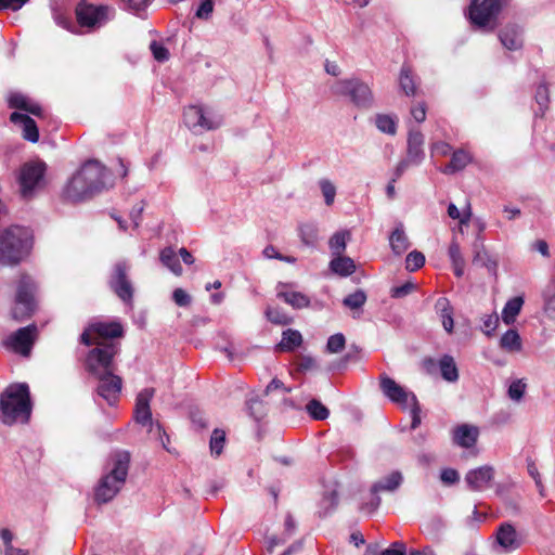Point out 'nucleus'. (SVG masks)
Listing matches in <instances>:
<instances>
[{
  "label": "nucleus",
  "instance_id": "nucleus-1",
  "mask_svg": "<svg viewBox=\"0 0 555 555\" xmlns=\"http://www.w3.org/2000/svg\"><path fill=\"white\" fill-rule=\"evenodd\" d=\"M119 351L117 344H104L91 349L86 358L88 372L99 380L96 393L109 405L117 402L122 386L121 377L114 374L116 366L113 360Z\"/></svg>",
  "mask_w": 555,
  "mask_h": 555
},
{
  "label": "nucleus",
  "instance_id": "nucleus-2",
  "mask_svg": "<svg viewBox=\"0 0 555 555\" xmlns=\"http://www.w3.org/2000/svg\"><path fill=\"white\" fill-rule=\"evenodd\" d=\"M112 185L111 172L98 160H89L69 179L64 189V196L69 202L78 203Z\"/></svg>",
  "mask_w": 555,
  "mask_h": 555
},
{
  "label": "nucleus",
  "instance_id": "nucleus-3",
  "mask_svg": "<svg viewBox=\"0 0 555 555\" xmlns=\"http://www.w3.org/2000/svg\"><path fill=\"white\" fill-rule=\"evenodd\" d=\"M31 410L33 403L26 383L11 384L0 395V421L4 425L28 423Z\"/></svg>",
  "mask_w": 555,
  "mask_h": 555
},
{
  "label": "nucleus",
  "instance_id": "nucleus-4",
  "mask_svg": "<svg viewBox=\"0 0 555 555\" xmlns=\"http://www.w3.org/2000/svg\"><path fill=\"white\" fill-rule=\"evenodd\" d=\"M34 247L33 230L11 225L0 232V264L14 267L24 261Z\"/></svg>",
  "mask_w": 555,
  "mask_h": 555
},
{
  "label": "nucleus",
  "instance_id": "nucleus-5",
  "mask_svg": "<svg viewBox=\"0 0 555 555\" xmlns=\"http://www.w3.org/2000/svg\"><path fill=\"white\" fill-rule=\"evenodd\" d=\"M130 463L127 451H118L112 456V467L99 480L94 489V501L105 504L112 501L124 487Z\"/></svg>",
  "mask_w": 555,
  "mask_h": 555
},
{
  "label": "nucleus",
  "instance_id": "nucleus-6",
  "mask_svg": "<svg viewBox=\"0 0 555 555\" xmlns=\"http://www.w3.org/2000/svg\"><path fill=\"white\" fill-rule=\"evenodd\" d=\"M154 396L153 388H144L137 395L133 418L142 425L149 426L150 436L159 441L162 447L170 452L168 444L170 443V437L167 435L163 426L158 422H153L150 402Z\"/></svg>",
  "mask_w": 555,
  "mask_h": 555
},
{
  "label": "nucleus",
  "instance_id": "nucleus-7",
  "mask_svg": "<svg viewBox=\"0 0 555 555\" xmlns=\"http://www.w3.org/2000/svg\"><path fill=\"white\" fill-rule=\"evenodd\" d=\"M124 327L117 321L112 322H94L88 325V327L80 335V343L86 346L95 345V347L104 344H116L113 338L122 337ZM119 346V344L117 343Z\"/></svg>",
  "mask_w": 555,
  "mask_h": 555
},
{
  "label": "nucleus",
  "instance_id": "nucleus-8",
  "mask_svg": "<svg viewBox=\"0 0 555 555\" xmlns=\"http://www.w3.org/2000/svg\"><path fill=\"white\" fill-rule=\"evenodd\" d=\"M35 281L27 274H23L17 283L12 318L16 321H24L29 318L35 309Z\"/></svg>",
  "mask_w": 555,
  "mask_h": 555
},
{
  "label": "nucleus",
  "instance_id": "nucleus-9",
  "mask_svg": "<svg viewBox=\"0 0 555 555\" xmlns=\"http://www.w3.org/2000/svg\"><path fill=\"white\" fill-rule=\"evenodd\" d=\"M331 91L335 95L348 96L359 107H370L373 103V94L370 87L358 78L337 80Z\"/></svg>",
  "mask_w": 555,
  "mask_h": 555
},
{
  "label": "nucleus",
  "instance_id": "nucleus-10",
  "mask_svg": "<svg viewBox=\"0 0 555 555\" xmlns=\"http://www.w3.org/2000/svg\"><path fill=\"white\" fill-rule=\"evenodd\" d=\"M75 13L81 27L93 30L111 21L115 15V9L109 5H93L81 1L77 4Z\"/></svg>",
  "mask_w": 555,
  "mask_h": 555
},
{
  "label": "nucleus",
  "instance_id": "nucleus-11",
  "mask_svg": "<svg viewBox=\"0 0 555 555\" xmlns=\"http://www.w3.org/2000/svg\"><path fill=\"white\" fill-rule=\"evenodd\" d=\"M183 122L195 133L217 129L221 125V118L205 112L201 106H189L183 113Z\"/></svg>",
  "mask_w": 555,
  "mask_h": 555
},
{
  "label": "nucleus",
  "instance_id": "nucleus-12",
  "mask_svg": "<svg viewBox=\"0 0 555 555\" xmlns=\"http://www.w3.org/2000/svg\"><path fill=\"white\" fill-rule=\"evenodd\" d=\"M504 0H473L469 7V20L474 26L486 27L502 9Z\"/></svg>",
  "mask_w": 555,
  "mask_h": 555
},
{
  "label": "nucleus",
  "instance_id": "nucleus-13",
  "mask_svg": "<svg viewBox=\"0 0 555 555\" xmlns=\"http://www.w3.org/2000/svg\"><path fill=\"white\" fill-rule=\"evenodd\" d=\"M422 366L426 373L433 375L439 370L441 377L448 383L459 380L460 374L457 364L451 354H443L438 360L427 357L422 361Z\"/></svg>",
  "mask_w": 555,
  "mask_h": 555
},
{
  "label": "nucleus",
  "instance_id": "nucleus-14",
  "mask_svg": "<svg viewBox=\"0 0 555 555\" xmlns=\"http://www.w3.org/2000/svg\"><path fill=\"white\" fill-rule=\"evenodd\" d=\"M128 269L129 267L126 264V262L116 263L108 283L119 299H121L127 305H131L133 298V287L131 281L128 278Z\"/></svg>",
  "mask_w": 555,
  "mask_h": 555
},
{
  "label": "nucleus",
  "instance_id": "nucleus-15",
  "mask_svg": "<svg viewBox=\"0 0 555 555\" xmlns=\"http://www.w3.org/2000/svg\"><path fill=\"white\" fill-rule=\"evenodd\" d=\"M402 480L403 477L400 472H392L388 476L375 482L371 488L372 499L370 503H366L364 506H362V509L369 513L374 512L380 504V498L377 495V493L382 491L392 492L397 490L402 483Z\"/></svg>",
  "mask_w": 555,
  "mask_h": 555
},
{
  "label": "nucleus",
  "instance_id": "nucleus-16",
  "mask_svg": "<svg viewBox=\"0 0 555 555\" xmlns=\"http://www.w3.org/2000/svg\"><path fill=\"white\" fill-rule=\"evenodd\" d=\"M38 335L36 324L18 328L8 339V345L16 352L28 356Z\"/></svg>",
  "mask_w": 555,
  "mask_h": 555
},
{
  "label": "nucleus",
  "instance_id": "nucleus-17",
  "mask_svg": "<svg viewBox=\"0 0 555 555\" xmlns=\"http://www.w3.org/2000/svg\"><path fill=\"white\" fill-rule=\"evenodd\" d=\"M46 166L41 163L25 164L20 173V184L24 196L30 194L43 179Z\"/></svg>",
  "mask_w": 555,
  "mask_h": 555
},
{
  "label": "nucleus",
  "instance_id": "nucleus-18",
  "mask_svg": "<svg viewBox=\"0 0 555 555\" xmlns=\"http://www.w3.org/2000/svg\"><path fill=\"white\" fill-rule=\"evenodd\" d=\"M380 389L387 398L392 402L400 404L402 408H406L409 405L411 402V396L414 395L413 392L406 391L385 374L380 376Z\"/></svg>",
  "mask_w": 555,
  "mask_h": 555
},
{
  "label": "nucleus",
  "instance_id": "nucleus-19",
  "mask_svg": "<svg viewBox=\"0 0 555 555\" xmlns=\"http://www.w3.org/2000/svg\"><path fill=\"white\" fill-rule=\"evenodd\" d=\"M494 478L492 466L485 465L469 470L465 476V482L473 491H482L490 487Z\"/></svg>",
  "mask_w": 555,
  "mask_h": 555
},
{
  "label": "nucleus",
  "instance_id": "nucleus-20",
  "mask_svg": "<svg viewBox=\"0 0 555 555\" xmlns=\"http://www.w3.org/2000/svg\"><path fill=\"white\" fill-rule=\"evenodd\" d=\"M499 39L509 51L520 50L524 46L522 29L515 24H508L499 33Z\"/></svg>",
  "mask_w": 555,
  "mask_h": 555
},
{
  "label": "nucleus",
  "instance_id": "nucleus-21",
  "mask_svg": "<svg viewBox=\"0 0 555 555\" xmlns=\"http://www.w3.org/2000/svg\"><path fill=\"white\" fill-rule=\"evenodd\" d=\"M424 135L420 130L411 129L408 135L406 156L412 160V165L418 166L425 158L423 150Z\"/></svg>",
  "mask_w": 555,
  "mask_h": 555
},
{
  "label": "nucleus",
  "instance_id": "nucleus-22",
  "mask_svg": "<svg viewBox=\"0 0 555 555\" xmlns=\"http://www.w3.org/2000/svg\"><path fill=\"white\" fill-rule=\"evenodd\" d=\"M496 542L505 551H514L520 546L515 527L509 522L502 524L496 530Z\"/></svg>",
  "mask_w": 555,
  "mask_h": 555
},
{
  "label": "nucleus",
  "instance_id": "nucleus-23",
  "mask_svg": "<svg viewBox=\"0 0 555 555\" xmlns=\"http://www.w3.org/2000/svg\"><path fill=\"white\" fill-rule=\"evenodd\" d=\"M10 120L15 125H21L23 129V138L31 143H36L39 140V130L36 121L27 114L13 112L10 116Z\"/></svg>",
  "mask_w": 555,
  "mask_h": 555
},
{
  "label": "nucleus",
  "instance_id": "nucleus-24",
  "mask_svg": "<svg viewBox=\"0 0 555 555\" xmlns=\"http://www.w3.org/2000/svg\"><path fill=\"white\" fill-rule=\"evenodd\" d=\"M287 285L280 283L276 287L278 293L276 296L284 300L287 305L292 306L294 309H302L307 308L310 305V299L307 295L300 292L287 291Z\"/></svg>",
  "mask_w": 555,
  "mask_h": 555
},
{
  "label": "nucleus",
  "instance_id": "nucleus-25",
  "mask_svg": "<svg viewBox=\"0 0 555 555\" xmlns=\"http://www.w3.org/2000/svg\"><path fill=\"white\" fill-rule=\"evenodd\" d=\"M479 431L472 425L463 424L457 426L453 431V440L462 448H472L475 446Z\"/></svg>",
  "mask_w": 555,
  "mask_h": 555
},
{
  "label": "nucleus",
  "instance_id": "nucleus-26",
  "mask_svg": "<svg viewBox=\"0 0 555 555\" xmlns=\"http://www.w3.org/2000/svg\"><path fill=\"white\" fill-rule=\"evenodd\" d=\"M390 248L396 255H402L410 247L409 238L404 232L403 224L400 222L389 236Z\"/></svg>",
  "mask_w": 555,
  "mask_h": 555
},
{
  "label": "nucleus",
  "instance_id": "nucleus-27",
  "mask_svg": "<svg viewBox=\"0 0 555 555\" xmlns=\"http://www.w3.org/2000/svg\"><path fill=\"white\" fill-rule=\"evenodd\" d=\"M435 309L441 319L443 328L448 333H452L454 326L453 309L450 305L449 299L446 297L438 298L435 304Z\"/></svg>",
  "mask_w": 555,
  "mask_h": 555
},
{
  "label": "nucleus",
  "instance_id": "nucleus-28",
  "mask_svg": "<svg viewBox=\"0 0 555 555\" xmlns=\"http://www.w3.org/2000/svg\"><path fill=\"white\" fill-rule=\"evenodd\" d=\"M399 85L406 96H414L416 94V77L413 75L411 67L408 64H403L401 67Z\"/></svg>",
  "mask_w": 555,
  "mask_h": 555
},
{
  "label": "nucleus",
  "instance_id": "nucleus-29",
  "mask_svg": "<svg viewBox=\"0 0 555 555\" xmlns=\"http://www.w3.org/2000/svg\"><path fill=\"white\" fill-rule=\"evenodd\" d=\"M330 269L337 275L349 276L356 271V263L350 257L334 256L330 262Z\"/></svg>",
  "mask_w": 555,
  "mask_h": 555
},
{
  "label": "nucleus",
  "instance_id": "nucleus-30",
  "mask_svg": "<svg viewBox=\"0 0 555 555\" xmlns=\"http://www.w3.org/2000/svg\"><path fill=\"white\" fill-rule=\"evenodd\" d=\"M398 116L395 114H376L374 116V125L386 134L395 135L398 127Z\"/></svg>",
  "mask_w": 555,
  "mask_h": 555
},
{
  "label": "nucleus",
  "instance_id": "nucleus-31",
  "mask_svg": "<svg viewBox=\"0 0 555 555\" xmlns=\"http://www.w3.org/2000/svg\"><path fill=\"white\" fill-rule=\"evenodd\" d=\"M302 344L301 334L296 331L288 328L283 332L282 340L276 345L278 351H293L295 348L299 347Z\"/></svg>",
  "mask_w": 555,
  "mask_h": 555
},
{
  "label": "nucleus",
  "instance_id": "nucleus-32",
  "mask_svg": "<svg viewBox=\"0 0 555 555\" xmlns=\"http://www.w3.org/2000/svg\"><path fill=\"white\" fill-rule=\"evenodd\" d=\"M524 305V298L516 296L511 298L504 306L502 311V320L505 324L509 325L515 322L516 317L519 314Z\"/></svg>",
  "mask_w": 555,
  "mask_h": 555
},
{
  "label": "nucleus",
  "instance_id": "nucleus-33",
  "mask_svg": "<svg viewBox=\"0 0 555 555\" xmlns=\"http://www.w3.org/2000/svg\"><path fill=\"white\" fill-rule=\"evenodd\" d=\"M470 163V156L463 150H457L452 154L450 163L442 170L443 173L451 175L464 169Z\"/></svg>",
  "mask_w": 555,
  "mask_h": 555
},
{
  "label": "nucleus",
  "instance_id": "nucleus-34",
  "mask_svg": "<svg viewBox=\"0 0 555 555\" xmlns=\"http://www.w3.org/2000/svg\"><path fill=\"white\" fill-rule=\"evenodd\" d=\"M449 257L452 262L454 274L457 278H461L464 274V266L465 261L461 254V248L459 243L453 238L449 246Z\"/></svg>",
  "mask_w": 555,
  "mask_h": 555
},
{
  "label": "nucleus",
  "instance_id": "nucleus-35",
  "mask_svg": "<svg viewBox=\"0 0 555 555\" xmlns=\"http://www.w3.org/2000/svg\"><path fill=\"white\" fill-rule=\"evenodd\" d=\"M338 504V494L335 490L326 491L319 503L318 515L321 518L328 516Z\"/></svg>",
  "mask_w": 555,
  "mask_h": 555
},
{
  "label": "nucleus",
  "instance_id": "nucleus-36",
  "mask_svg": "<svg viewBox=\"0 0 555 555\" xmlns=\"http://www.w3.org/2000/svg\"><path fill=\"white\" fill-rule=\"evenodd\" d=\"M350 237L349 231H340L336 232L328 242L330 249L332 251L333 256H339L343 255L346 250L347 241Z\"/></svg>",
  "mask_w": 555,
  "mask_h": 555
},
{
  "label": "nucleus",
  "instance_id": "nucleus-37",
  "mask_svg": "<svg viewBox=\"0 0 555 555\" xmlns=\"http://www.w3.org/2000/svg\"><path fill=\"white\" fill-rule=\"evenodd\" d=\"M500 346L507 351H520L521 339L519 334L515 330H508L502 335Z\"/></svg>",
  "mask_w": 555,
  "mask_h": 555
},
{
  "label": "nucleus",
  "instance_id": "nucleus-38",
  "mask_svg": "<svg viewBox=\"0 0 555 555\" xmlns=\"http://www.w3.org/2000/svg\"><path fill=\"white\" fill-rule=\"evenodd\" d=\"M543 309L550 318H555V281H551L542 293Z\"/></svg>",
  "mask_w": 555,
  "mask_h": 555
},
{
  "label": "nucleus",
  "instance_id": "nucleus-39",
  "mask_svg": "<svg viewBox=\"0 0 555 555\" xmlns=\"http://www.w3.org/2000/svg\"><path fill=\"white\" fill-rule=\"evenodd\" d=\"M224 444L225 431L219 428L214 429L209 440L211 455L219 456L223 451Z\"/></svg>",
  "mask_w": 555,
  "mask_h": 555
},
{
  "label": "nucleus",
  "instance_id": "nucleus-40",
  "mask_svg": "<svg viewBox=\"0 0 555 555\" xmlns=\"http://www.w3.org/2000/svg\"><path fill=\"white\" fill-rule=\"evenodd\" d=\"M306 410L317 421L326 420L330 415L328 409L317 399L310 400L306 405Z\"/></svg>",
  "mask_w": 555,
  "mask_h": 555
},
{
  "label": "nucleus",
  "instance_id": "nucleus-41",
  "mask_svg": "<svg viewBox=\"0 0 555 555\" xmlns=\"http://www.w3.org/2000/svg\"><path fill=\"white\" fill-rule=\"evenodd\" d=\"M267 319L278 325H287L292 322V319L279 308L268 307L266 309Z\"/></svg>",
  "mask_w": 555,
  "mask_h": 555
},
{
  "label": "nucleus",
  "instance_id": "nucleus-42",
  "mask_svg": "<svg viewBox=\"0 0 555 555\" xmlns=\"http://www.w3.org/2000/svg\"><path fill=\"white\" fill-rule=\"evenodd\" d=\"M366 301V294L362 289H358L357 292L349 294L343 300L344 306L350 309H359Z\"/></svg>",
  "mask_w": 555,
  "mask_h": 555
},
{
  "label": "nucleus",
  "instance_id": "nucleus-43",
  "mask_svg": "<svg viewBox=\"0 0 555 555\" xmlns=\"http://www.w3.org/2000/svg\"><path fill=\"white\" fill-rule=\"evenodd\" d=\"M425 263V256L417 250H413L408 254L405 258V269L410 272H414L422 268Z\"/></svg>",
  "mask_w": 555,
  "mask_h": 555
},
{
  "label": "nucleus",
  "instance_id": "nucleus-44",
  "mask_svg": "<svg viewBox=\"0 0 555 555\" xmlns=\"http://www.w3.org/2000/svg\"><path fill=\"white\" fill-rule=\"evenodd\" d=\"M150 50L153 57L159 63L167 62L170 59L169 50L160 41L153 40L150 43Z\"/></svg>",
  "mask_w": 555,
  "mask_h": 555
},
{
  "label": "nucleus",
  "instance_id": "nucleus-45",
  "mask_svg": "<svg viewBox=\"0 0 555 555\" xmlns=\"http://www.w3.org/2000/svg\"><path fill=\"white\" fill-rule=\"evenodd\" d=\"M534 99H535V102L538 103V105L540 107L541 115H543L544 111L547 107V103H548V100H550L548 87H547V85L545 82H541L537 87Z\"/></svg>",
  "mask_w": 555,
  "mask_h": 555
},
{
  "label": "nucleus",
  "instance_id": "nucleus-46",
  "mask_svg": "<svg viewBox=\"0 0 555 555\" xmlns=\"http://www.w3.org/2000/svg\"><path fill=\"white\" fill-rule=\"evenodd\" d=\"M346 345V338L341 333L334 334L328 337L326 344V350L330 353L340 352Z\"/></svg>",
  "mask_w": 555,
  "mask_h": 555
},
{
  "label": "nucleus",
  "instance_id": "nucleus-47",
  "mask_svg": "<svg viewBox=\"0 0 555 555\" xmlns=\"http://www.w3.org/2000/svg\"><path fill=\"white\" fill-rule=\"evenodd\" d=\"M473 262L488 268L489 271H495L498 267L496 261L492 260L485 249L475 253Z\"/></svg>",
  "mask_w": 555,
  "mask_h": 555
},
{
  "label": "nucleus",
  "instance_id": "nucleus-48",
  "mask_svg": "<svg viewBox=\"0 0 555 555\" xmlns=\"http://www.w3.org/2000/svg\"><path fill=\"white\" fill-rule=\"evenodd\" d=\"M319 185H320V189L324 196L325 204L327 206L332 205L334 203L335 195H336L335 185L327 179H321L319 181Z\"/></svg>",
  "mask_w": 555,
  "mask_h": 555
},
{
  "label": "nucleus",
  "instance_id": "nucleus-49",
  "mask_svg": "<svg viewBox=\"0 0 555 555\" xmlns=\"http://www.w3.org/2000/svg\"><path fill=\"white\" fill-rule=\"evenodd\" d=\"M299 231L304 244L314 245L318 240V230L313 224H302Z\"/></svg>",
  "mask_w": 555,
  "mask_h": 555
},
{
  "label": "nucleus",
  "instance_id": "nucleus-50",
  "mask_svg": "<svg viewBox=\"0 0 555 555\" xmlns=\"http://www.w3.org/2000/svg\"><path fill=\"white\" fill-rule=\"evenodd\" d=\"M214 0H199V5L195 11V17L203 21H208L214 12Z\"/></svg>",
  "mask_w": 555,
  "mask_h": 555
},
{
  "label": "nucleus",
  "instance_id": "nucleus-51",
  "mask_svg": "<svg viewBox=\"0 0 555 555\" xmlns=\"http://www.w3.org/2000/svg\"><path fill=\"white\" fill-rule=\"evenodd\" d=\"M526 390V384L521 379H516L511 383L507 393L511 400L520 401Z\"/></svg>",
  "mask_w": 555,
  "mask_h": 555
},
{
  "label": "nucleus",
  "instance_id": "nucleus-52",
  "mask_svg": "<svg viewBox=\"0 0 555 555\" xmlns=\"http://www.w3.org/2000/svg\"><path fill=\"white\" fill-rule=\"evenodd\" d=\"M410 409H411V417H412V422H411V429H416L420 425H421V405L418 403V400L416 398L415 395H412L411 396V402L409 403Z\"/></svg>",
  "mask_w": 555,
  "mask_h": 555
},
{
  "label": "nucleus",
  "instance_id": "nucleus-53",
  "mask_svg": "<svg viewBox=\"0 0 555 555\" xmlns=\"http://www.w3.org/2000/svg\"><path fill=\"white\" fill-rule=\"evenodd\" d=\"M246 405H247L248 414L253 418L258 421V420L262 418V416L264 415V408L260 400H258L256 398H250L246 402Z\"/></svg>",
  "mask_w": 555,
  "mask_h": 555
},
{
  "label": "nucleus",
  "instance_id": "nucleus-54",
  "mask_svg": "<svg viewBox=\"0 0 555 555\" xmlns=\"http://www.w3.org/2000/svg\"><path fill=\"white\" fill-rule=\"evenodd\" d=\"M9 106L12 108H17L24 111L28 103L27 96L22 93L13 92L8 98Z\"/></svg>",
  "mask_w": 555,
  "mask_h": 555
},
{
  "label": "nucleus",
  "instance_id": "nucleus-55",
  "mask_svg": "<svg viewBox=\"0 0 555 555\" xmlns=\"http://www.w3.org/2000/svg\"><path fill=\"white\" fill-rule=\"evenodd\" d=\"M448 216L452 219H460L461 224H468V222L470 220L472 212H470V208L468 207L467 212L464 214L463 217H461V212H460L459 208L453 203H450L448 206Z\"/></svg>",
  "mask_w": 555,
  "mask_h": 555
},
{
  "label": "nucleus",
  "instance_id": "nucleus-56",
  "mask_svg": "<svg viewBox=\"0 0 555 555\" xmlns=\"http://www.w3.org/2000/svg\"><path fill=\"white\" fill-rule=\"evenodd\" d=\"M190 418H191V422L193 423V425L195 427H197L198 429H204L207 427V420H206L204 413L202 411H199L198 409L192 410L190 412Z\"/></svg>",
  "mask_w": 555,
  "mask_h": 555
},
{
  "label": "nucleus",
  "instance_id": "nucleus-57",
  "mask_svg": "<svg viewBox=\"0 0 555 555\" xmlns=\"http://www.w3.org/2000/svg\"><path fill=\"white\" fill-rule=\"evenodd\" d=\"M317 366L315 360L310 356H300L297 363V369L299 372L305 373L307 371L313 370Z\"/></svg>",
  "mask_w": 555,
  "mask_h": 555
},
{
  "label": "nucleus",
  "instance_id": "nucleus-58",
  "mask_svg": "<svg viewBox=\"0 0 555 555\" xmlns=\"http://www.w3.org/2000/svg\"><path fill=\"white\" fill-rule=\"evenodd\" d=\"M159 260L166 268L173 271V248L168 246L163 249L160 251Z\"/></svg>",
  "mask_w": 555,
  "mask_h": 555
},
{
  "label": "nucleus",
  "instance_id": "nucleus-59",
  "mask_svg": "<svg viewBox=\"0 0 555 555\" xmlns=\"http://www.w3.org/2000/svg\"><path fill=\"white\" fill-rule=\"evenodd\" d=\"M440 479L446 485H453L459 481V473L453 468H444L441 470Z\"/></svg>",
  "mask_w": 555,
  "mask_h": 555
},
{
  "label": "nucleus",
  "instance_id": "nucleus-60",
  "mask_svg": "<svg viewBox=\"0 0 555 555\" xmlns=\"http://www.w3.org/2000/svg\"><path fill=\"white\" fill-rule=\"evenodd\" d=\"M414 288L413 283L406 282L400 286H396L391 288V297L393 298H402L410 294Z\"/></svg>",
  "mask_w": 555,
  "mask_h": 555
},
{
  "label": "nucleus",
  "instance_id": "nucleus-61",
  "mask_svg": "<svg viewBox=\"0 0 555 555\" xmlns=\"http://www.w3.org/2000/svg\"><path fill=\"white\" fill-rule=\"evenodd\" d=\"M29 0H0V11H3V10L18 11Z\"/></svg>",
  "mask_w": 555,
  "mask_h": 555
},
{
  "label": "nucleus",
  "instance_id": "nucleus-62",
  "mask_svg": "<svg viewBox=\"0 0 555 555\" xmlns=\"http://www.w3.org/2000/svg\"><path fill=\"white\" fill-rule=\"evenodd\" d=\"M192 302V297L182 288H176V305L188 307Z\"/></svg>",
  "mask_w": 555,
  "mask_h": 555
},
{
  "label": "nucleus",
  "instance_id": "nucleus-63",
  "mask_svg": "<svg viewBox=\"0 0 555 555\" xmlns=\"http://www.w3.org/2000/svg\"><path fill=\"white\" fill-rule=\"evenodd\" d=\"M411 115L417 122H423L426 118V107L424 103H420L411 108Z\"/></svg>",
  "mask_w": 555,
  "mask_h": 555
},
{
  "label": "nucleus",
  "instance_id": "nucleus-64",
  "mask_svg": "<svg viewBox=\"0 0 555 555\" xmlns=\"http://www.w3.org/2000/svg\"><path fill=\"white\" fill-rule=\"evenodd\" d=\"M380 555H406L405 546L403 543L396 542Z\"/></svg>",
  "mask_w": 555,
  "mask_h": 555
}]
</instances>
